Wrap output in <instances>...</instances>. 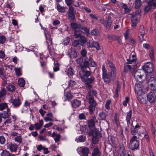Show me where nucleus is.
<instances>
[{
  "label": "nucleus",
  "mask_w": 156,
  "mask_h": 156,
  "mask_svg": "<svg viewBox=\"0 0 156 156\" xmlns=\"http://www.w3.org/2000/svg\"><path fill=\"white\" fill-rule=\"evenodd\" d=\"M9 151L6 150H3L1 153V156H9Z\"/></svg>",
  "instance_id": "bf43d9fd"
},
{
  "label": "nucleus",
  "mask_w": 156,
  "mask_h": 156,
  "mask_svg": "<svg viewBox=\"0 0 156 156\" xmlns=\"http://www.w3.org/2000/svg\"><path fill=\"white\" fill-rule=\"evenodd\" d=\"M70 39L68 37L65 38L63 41V44L64 45H68L69 43Z\"/></svg>",
  "instance_id": "0e129e2a"
},
{
  "label": "nucleus",
  "mask_w": 156,
  "mask_h": 156,
  "mask_svg": "<svg viewBox=\"0 0 156 156\" xmlns=\"http://www.w3.org/2000/svg\"><path fill=\"white\" fill-rule=\"evenodd\" d=\"M76 83V82L74 80H70L69 82L68 87L72 88L75 85Z\"/></svg>",
  "instance_id": "3c124183"
},
{
  "label": "nucleus",
  "mask_w": 156,
  "mask_h": 156,
  "mask_svg": "<svg viewBox=\"0 0 156 156\" xmlns=\"http://www.w3.org/2000/svg\"><path fill=\"white\" fill-rule=\"evenodd\" d=\"M81 151L83 154L86 155V156H87V155L89 152V149L87 147H85L82 149Z\"/></svg>",
  "instance_id": "c03bdc74"
},
{
  "label": "nucleus",
  "mask_w": 156,
  "mask_h": 156,
  "mask_svg": "<svg viewBox=\"0 0 156 156\" xmlns=\"http://www.w3.org/2000/svg\"><path fill=\"white\" fill-rule=\"evenodd\" d=\"M154 84H156V80L153 77H151L149 79L148 84L150 85H154Z\"/></svg>",
  "instance_id": "e433bc0d"
},
{
  "label": "nucleus",
  "mask_w": 156,
  "mask_h": 156,
  "mask_svg": "<svg viewBox=\"0 0 156 156\" xmlns=\"http://www.w3.org/2000/svg\"><path fill=\"white\" fill-rule=\"evenodd\" d=\"M74 31V36L76 38L80 37L81 36L80 31L79 30H76Z\"/></svg>",
  "instance_id": "49530a36"
},
{
  "label": "nucleus",
  "mask_w": 156,
  "mask_h": 156,
  "mask_svg": "<svg viewBox=\"0 0 156 156\" xmlns=\"http://www.w3.org/2000/svg\"><path fill=\"white\" fill-rule=\"evenodd\" d=\"M101 151L98 148H95L94 149L92 154V156H100Z\"/></svg>",
  "instance_id": "393cba45"
},
{
  "label": "nucleus",
  "mask_w": 156,
  "mask_h": 156,
  "mask_svg": "<svg viewBox=\"0 0 156 156\" xmlns=\"http://www.w3.org/2000/svg\"><path fill=\"white\" fill-rule=\"evenodd\" d=\"M44 147L45 146L43 147L41 144L36 146L37 149L39 151H41L42 150H43Z\"/></svg>",
  "instance_id": "338daca9"
},
{
  "label": "nucleus",
  "mask_w": 156,
  "mask_h": 156,
  "mask_svg": "<svg viewBox=\"0 0 156 156\" xmlns=\"http://www.w3.org/2000/svg\"><path fill=\"white\" fill-rule=\"evenodd\" d=\"M140 101L142 104H144L146 103L147 101L145 98L143 97L142 96H140Z\"/></svg>",
  "instance_id": "e2e57ef3"
},
{
  "label": "nucleus",
  "mask_w": 156,
  "mask_h": 156,
  "mask_svg": "<svg viewBox=\"0 0 156 156\" xmlns=\"http://www.w3.org/2000/svg\"><path fill=\"white\" fill-rule=\"evenodd\" d=\"M14 140L15 141L19 144H21L22 141V139L20 136H18L14 137Z\"/></svg>",
  "instance_id": "79ce46f5"
},
{
  "label": "nucleus",
  "mask_w": 156,
  "mask_h": 156,
  "mask_svg": "<svg viewBox=\"0 0 156 156\" xmlns=\"http://www.w3.org/2000/svg\"><path fill=\"white\" fill-rule=\"evenodd\" d=\"M97 94L96 90H92L89 91L87 96L93 97V96H96Z\"/></svg>",
  "instance_id": "c9c22d12"
},
{
  "label": "nucleus",
  "mask_w": 156,
  "mask_h": 156,
  "mask_svg": "<svg viewBox=\"0 0 156 156\" xmlns=\"http://www.w3.org/2000/svg\"><path fill=\"white\" fill-rule=\"evenodd\" d=\"M136 60V58L134 55H132L129 58L127 59V61L129 64H131L132 62H135Z\"/></svg>",
  "instance_id": "cd10ccee"
},
{
  "label": "nucleus",
  "mask_w": 156,
  "mask_h": 156,
  "mask_svg": "<svg viewBox=\"0 0 156 156\" xmlns=\"http://www.w3.org/2000/svg\"><path fill=\"white\" fill-rule=\"evenodd\" d=\"M96 106L93 105H90L88 109L89 110V112L90 114H91L93 111L95 109V107Z\"/></svg>",
  "instance_id": "4d7b16f0"
},
{
  "label": "nucleus",
  "mask_w": 156,
  "mask_h": 156,
  "mask_svg": "<svg viewBox=\"0 0 156 156\" xmlns=\"http://www.w3.org/2000/svg\"><path fill=\"white\" fill-rule=\"evenodd\" d=\"M113 75V73L109 72L108 74H106L105 76H103V78L105 81L107 82H109L111 81V79L112 76H115Z\"/></svg>",
  "instance_id": "ddd939ff"
},
{
  "label": "nucleus",
  "mask_w": 156,
  "mask_h": 156,
  "mask_svg": "<svg viewBox=\"0 0 156 156\" xmlns=\"http://www.w3.org/2000/svg\"><path fill=\"white\" fill-rule=\"evenodd\" d=\"M79 30L83 34L87 33L88 34L89 32V29L87 27L83 26L81 24V27Z\"/></svg>",
  "instance_id": "bb28decb"
},
{
  "label": "nucleus",
  "mask_w": 156,
  "mask_h": 156,
  "mask_svg": "<svg viewBox=\"0 0 156 156\" xmlns=\"http://www.w3.org/2000/svg\"><path fill=\"white\" fill-rule=\"evenodd\" d=\"M142 3L140 0H136L134 3L135 7L136 9H138L141 5Z\"/></svg>",
  "instance_id": "f704fd0d"
},
{
  "label": "nucleus",
  "mask_w": 156,
  "mask_h": 156,
  "mask_svg": "<svg viewBox=\"0 0 156 156\" xmlns=\"http://www.w3.org/2000/svg\"><path fill=\"white\" fill-rule=\"evenodd\" d=\"M131 127L130 130L131 134L133 136L131 138L130 140L129 148L132 151L137 149L139 145V143L138 140L139 138L136 135L138 134L139 136L141 135V133H143L144 132H140L138 130L140 128L141 126L138 124H137L134 126L133 124H131Z\"/></svg>",
  "instance_id": "f257e3e1"
},
{
  "label": "nucleus",
  "mask_w": 156,
  "mask_h": 156,
  "mask_svg": "<svg viewBox=\"0 0 156 156\" xmlns=\"http://www.w3.org/2000/svg\"><path fill=\"white\" fill-rule=\"evenodd\" d=\"M5 141V139L4 137L2 136H0V143L2 144H4Z\"/></svg>",
  "instance_id": "69168bd1"
},
{
  "label": "nucleus",
  "mask_w": 156,
  "mask_h": 156,
  "mask_svg": "<svg viewBox=\"0 0 156 156\" xmlns=\"http://www.w3.org/2000/svg\"><path fill=\"white\" fill-rule=\"evenodd\" d=\"M112 22V18L110 16H109L108 17L107 20L106 21L105 27L108 29H109L111 27V24Z\"/></svg>",
  "instance_id": "412c9836"
},
{
  "label": "nucleus",
  "mask_w": 156,
  "mask_h": 156,
  "mask_svg": "<svg viewBox=\"0 0 156 156\" xmlns=\"http://www.w3.org/2000/svg\"><path fill=\"white\" fill-rule=\"evenodd\" d=\"M88 126L90 129H94L95 127V123L93 120H91L88 122Z\"/></svg>",
  "instance_id": "7c9ffc66"
},
{
  "label": "nucleus",
  "mask_w": 156,
  "mask_h": 156,
  "mask_svg": "<svg viewBox=\"0 0 156 156\" xmlns=\"http://www.w3.org/2000/svg\"><path fill=\"white\" fill-rule=\"evenodd\" d=\"M91 34L93 35L97 36L99 34V33L98 30L95 29H94L92 31Z\"/></svg>",
  "instance_id": "774afa93"
},
{
  "label": "nucleus",
  "mask_w": 156,
  "mask_h": 156,
  "mask_svg": "<svg viewBox=\"0 0 156 156\" xmlns=\"http://www.w3.org/2000/svg\"><path fill=\"white\" fill-rule=\"evenodd\" d=\"M72 106L74 108H76L81 105V101L77 99H74L72 103Z\"/></svg>",
  "instance_id": "a878e982"
},
{
  "label": "nucleus",
  "mask_w": 156,
  "mask_h": 156,
  "mask_svg": "<svg viewBox=\"0 0 156 156\" xmlns=\"http://www.w3.org/2000/svg\"><path fill=\"white\" fill-rule=\"evenodd\" d=\"M107 116L108 115L104 112H101L99 114L100 119L102 120H105Z\"/></svg>",
  "instance_id": "c85d7f7f"
},
{
  "label": "nucleus",
  "mask_w": 156,
  "mask_h": 156,
  "mask_svg": "<svg viewBox=\"0 0 156 156\" xmlns=\"http://www.w3.org/2000/svg\"><path fill=\"white\" fill-rule=\"evenodd\" d=\"M148 5L144 9L145 12H148L150 11L152 7H156V2L153 1H150L148 2Z\"/></svg>",
  "instance_id": "9d476101"
},
{
  "label": "nucleus",
  "mask_w": 156,
  "mask_h": 156,
  "mask_svg": "<svg viewBox=\"0 0 156 156\" xmlns=\"http://www.w3.org/2000/svg\"><path fill=\"white\" fill-rule=\"evenodd\" d=\"M132 16L131 18V26L132 27H135L137 23L139 21V19L140 17V15L139 12L136 13L135 15H132L130 14Z\"/></svg>",
  "instance_id": "20e7f679"
},
{
  "label": "nucleus",
  "mask_w": 156,
  "mask_h": 156,
  "mask_svg": "<svg viewBox=\"0 0 156 156\" xmlns=\"http://www.w3.org/2000/svg\"><path fill=\"white\" fill-rule=\"evenodd\" d=\"M76 61L77 63L79 64L80 66V65H82V64L83 62V59L81 58H78L76 59Z\"/></svg>",
  "instance_id": "052dcab7"
},
{
  "label": "nucleus",
  "mask_w": 156,
  "mask_h": 156,
  "mask_svg": "<svg viewBox=\"0 0 156 156\" xmlns=\"http://www.w3.org/2000/svg\"><path fill=\"white\" fill-rule=\"evenodd\" d=\"M93 137L101 136V134L96 131H93L92 132Z\"/></svg>",
  "instance_id": "09e8293b"
},
{
  "label": "nucleus",
  "mask_w": 156,
  "mask_h": 156,
  "mask_svg": "<svg viewBox=\"0 0 156 156\" xmlns=\"http://www.w3.org/2000/svg\"><path fill=\"white\" fill-rule=\"evenodd\" d=\"M134 90L136 93L139 95L141 96L143 93L144 87L140 84H136L134 87Z\"/></svg>",
  "instance_id": "423d86ee"
},
{
  "label": "nucleus",
  "mask_w": 156,
  "mask_h": 156,
  "mask_svg": "<svg viewBox=\"0 0 156 156\" xmlns=\"http://www.w3.org/2000/svg\"><path fill=\"white\" fill-rule=\"evenodd\" d=\"M86 41L87 39L86 37L83 36H82L80 37L79 39H77L74 41L73 45L76 46L79 44L83 46Z\"/></svg>",
  "instance_id": "0eeeda50"
},
{
  "label": "nucleus",
  "mask_w": 156,
  "mask_h": 156,
  "mask_svg": "<svg viewBox=\"0 0 156 156\" xmlns=\"http://www.w3.org/2000/svg\"><path fill=\"white\" fill-rule=\"evenodd\" d=\"M132 68V66L130 65H126L124 66V71L125 72H126L128 71H130L131 69Z\"/></svg>",
  "instance_id": "de8ad7c7"
},
{
  "label": "nucleus",
  "mask_w": 156,
  "mask_h": 156,
  "mask_svg": "<svg viewBox=\"0 0 156 156\" xmlns=\"http://www.w3.org/2000/svg\"><path fill=\"white\" fill-rule=\"evenodd\" d=\"M92 47H94L97 50H99L100 49V46L95 41L93 42L92 43Z\"/></svg>",
  "instance_id": "37998d69"
},
{
  "label": "nucleus",
  "mask_w": 156,
  "mask_h": 156,
  "mask_svg": "<svg viewBox=\"0 0 156 156\" xmlns=\"http://www.w3.org/2000/svg\"><path fill=\"white\" fill-rule=\"evenodd\" d=\"M147 98L148 101L151 103L154 102L156 98V95L153 92H150L147 95Z\"/></svg>",
  "instance_id": "9b49d317"
},
{
  "label": "nucleus",
  "mask_w": 156,
  "mask_h": 156,
  "mask_svg": "<svg viewBox=\"0 0 156 156\" xmlns=\"http://www.w3.org/2000/svg\"><path fill=\"white\" fill-rule=\"evenodd\" d=\"M144 72L142 69L137 70L134 74V77L136 81L142 82L146 79Z\"/></svg>",
  "instance_id": "f03ea898"
},
{
  "label": "nucleus",
  "mask_w": 156,
  "mask_h": 156,
  "mask_svg": "<svg viewBox=\"0 0 156 156\" xmlns=\"http://www.w3.org/2000/svg\"><path fill=\"white\" fill-rule=\"evenodd\" d=\"M108 63L110 67L111 68V72L113 73V75H115L116 70L114 65L112 62L110 61H108Z\"/></svg>",
  "instance_id": "b1692460"
},
{
  "label": "nucleus",
  "mask_w": 156,
  "mask_h": 156,
  "mask_svg": "<svg viewBox=\"0 0 156 156\" xmlns=\"http://www.w3.org/2000/svg\"><path fill=\"white\" fill-rule=\"evenodd\" d=\"M14 70L15 71L16 75L17 76H20L21 75L22 73L21 70L20 68L15 67V68Z\"/></svg>",
  "instance_id": "a18cd8bd"
},
{
  "label": "nucleus",
  "mask_w": 156,
  "mask_h": 156,
  "mask_svg": "<svg viewBox=\"0 0 156 156\" xmlns=\"http://www.w3.org/2000/svg\"><path fill=\"white\" fill-rule=\"evenodd\" d=\"M89 63L88 61H84L83 65H80V67L82 69L84 70V69L86 68H87L89 66Z\"/></svg>",
  "instance_id": "a19ab883"
},
{
  "label": "nucleus",
  "mask_w": 156,
  "mask_h": 156,
  "mask_svg": "<svg viewBox=\"0 0 156 156\" xmlns=\"http://www.w3.org/2000/svg\"><path fill=\"white\" fill-rule=\"evenodd\" d=\"M150 56L152 60H154V52L153 49H151L150 51Z\"/></svg>",
  "instance_id": "13d9d810"
},
{
  "label": "nucleus",
  "mask_w": 156,
  "mask_h": 156,
  "mask_svg": "<svg viewBox=\"0 0 156 156\" xmlns=\"http://www.w3.org/2000/svg\"><path fill=\"white\" fill-rule=\"evenodd\" d=\"M57 9L58 11L62 12H65V8L61 6L59 4H58L57 5Z\"/></svg>",
  "instance_id": "473e14b6"
},
{
  "label": "nucleus",
  "mask_w": 156,
  "mask_h": 156,
  "mask_svg": "<svg viewBox=\"0 0 156 156\" xmlns=\"http://www.w3.org/2000/svg\"><path fill=\"white\" fill-rule=\"evenodd\" d=\"M43 125V120H39V122H37L34 124V128L37 130L40 129Z\"/></svg>",
  "instance_id": "aec40b11"
},
{
  "label": "nucleus",
  "mask_w": 156,
  "mask_h": 156,
  "mask_svg": "<svg viewBox=\"0 0 156 156\" xmlns=\"http://www.w3.org/2000/svg\"><path fill=\"white\" fill-rule=\"evenodd\" d=\"M95 81V78L93 76H91L90 77H87L86 78V80L84 81V82L87 83H92Z\"/></svg>",
  "instance_id": "72a5a7b5"
},
{
  "label": "nucleus",
  "mask_w": 156,
  "mask_h": 156,
  "mask_svg": "<svg viewBox=\"0 0 156 156\" xmlns=\"http://www.w3.org/2000/svg\"><path fill=\"white\" fill-rule=\"evenodd\" d=\"M6 88L9 91L12 92L15 90L16 88L14 85H9L6 87Z\"/></svg>",
  "instance_id": "ea45409f"
},
{
  "label": "nucleus",
  "mask_w": 156,
  "mask_h": 156,
  "mask_svg": "<svg viewBox=\"0 0 156 156\" xmlns=\"http://www.w3.org/2000/svg\"><path fill=\"white\" fill-rule=\"evenodd\" d=\"M129 97H126L125 98V100L123 101V105L125 106H126L127 104L129 102Z\"/></svg>",
  "instance_id": "680f3d73"
},
{
  "label": "nucleus",
  "mask_w": 156,
  "mask_h": 156,
  "mask_svg": "<svg viewBox=\"0 0 156 156\" xmlns=\"http://www.w3.org/2000/svg\"><path fill=\"white\" fill-rule=\"evenodd\" d=\"M145 33V31L143 26H140L139 29L138 35L139 38L140 42H142L144 40V37Z\"/></svg>",
  "instance_id": "1a4fd4ad"
},
{
  "label": "nucleus",
  "mask_w": 156,
  "mask_h": 156,
  "mask_svg": "<svg viewBox=\"0 0 156 156\" xmlns=\"http://www.w3.org/2000/svg\"><path fill=\"white\" fill-rule=\"evenodd\" d=\"M6 37L3 36H0V44H4L6 41Z\"/></svg>",
  "instance_id": "6e6d98bb"
},
{
  "label": "nucleus",
  "mask_w": 156,
  "mask_h": 156,
  "mask_svg": "<svg viewBox=\"0 0 156 156\" xmlns=\"http://www.w3.org/2000/svg\"><path fill=\"white\" fill-rule=\"evenodd\" d=\"M6 108H7V110L8 108H9L7 103H2L0 104V111H2Z\"/></svg>",
  "instance_id": "4c0bfd02"
},
{
  "label": "nucleus",
  "mask_w": 156,
  "mask_h": 156,
  "mask_svg": "<svg viewBox=\"0 0 156 156\" xmlns=\"http://www.w3.org/2000/svg\"><path fill=\"white\" fill-rule=\"evenodd\" d=\"M66 72L67 73L69 76L74 75V70L72 67H69L67 69Z\"/></svg>",
  "instance_id": "c756f323"
},
{
  "label": "nucleus",
  "mask_w": 156,
  "mask_h": 156,
  "mask_svg": "<svg viewBox=\"0 0 156 156\" xmlns=\"http://www.w3.org/2000/svg\"><path fill=\"white\" fill-rule=\"evenodd\" d=\"M53 116L51 112H48L46 115V116L44 118V120L46 122L49 121H53Z\"/></svg>",
  "instance_id": "a211bd4d"
},
{
  "label": "nucleus",
  "mask_w": 156,
  "mask_h": 156,
  "mask_svg": "<svg viewBox=\"0 0 156 156\" xmlns=\"http://www.w3.org/2000/svg\"><path fill=\"white\" fill-rule=\"evenodd\" d=\"M18 147V146L16 144L10 143L7 146V148L12 152H16Z\"/></svg>",
  "instance_id": "f8f14e48"
},
{
  "label": "nucleus",
  "mask_w": 156,
  "mask_h": 156,
  "mask_svg": "<svg viewBox=\"0 0 156 156\" xmlns=\"http://www.w3.org/2000/svg\"><path fill=\"white\" fill-rule=\"evenodd\" d=\"M60 66L59 63L57 62L56 63H55L54 67L53 69L55 72H56L59 70V67Z\"/></svg>",
  "instance_id": "864d4df0"
},
{
  "label": "nucleus",
  "mask_w": 156,
  "mask_h": 156,
  "mask_svg": "<svg viewBox=\"0 0 156 156\" xmlns=\"http://www.w3.org/2000/svg\"><path fill=\"white\" fill-rule=\"evenodd\" d=\"M101 136L93 137L92 138V142L94 144L97 143L99 141V138Z\"/></svg>",
  "instance_id": "5fc2aeb1"
},
{
  "label": "nucleus",
  "mask_w": 156,
  "mask_h": 156,
  "mask_svg": "<svg viewBox=\"0 0 156 156\" xmlns=\"http://www.w3.org/2000/svg\"><path fill=\"white\" fill-rule=\"evenodd\" d=\"M142 68L143 70L147 73H151L153 70V64L150 62L145 63Z\"/></svg>",
  "instance_id": "7ed1b4c3"
},
{
  "label": "nucleus",
  "mask_w": 156,
  "mask_h": 156,
  "mask_svg": "<svg viewBox=\"0 0 156 156\" xmlns=\"http://www.w3.org/2000/svg\"><path fill=\"white\" fill-rule=\"evenodd\" d=\"M77 56L76 52L74 50H72L70 54V57L71 58H75Z\"/></svg>",
  "instance_id": "8fccbe9b"
},
{
  "label": "nucleus",
  "mask_w": 156,
  "mask_h": 156,
  "mask_svg": "<svg viewBox=\"0 0 156 156\" xmlns=\"http://www.w3.org/2000/svg\"><path fill=\"white\" fill-rule=\"evenodd\" d=\"M132 111L131 109L128 112L126 113V121L127 122V124L128 125H131L130 120L132 117Z\"/></svg>",
  "instance_id": "6ab92c4d"
},
{
  "label": "nucleus",
  "mask_w": 156,
  "mask_h": 156,
  "mask_svg": "<svg viewBox=\"0 0 156 156\" xmlns=\"http://www.w3.org/2000/svg\"><path fill=\"white\" fill-rule=\"evenodd\" d=\"M111 102V101L110 100H108L107 101L105 105V108L107 110L110 109V105Z\"/></svg>",
  "instance_id": "603ef678"
},
{
  "label": "nucleus",
  "mask_w": 156,
  "mask_h": 156,
  "mask_svg": "<svg viewBox=\"0 0 156 156\" xmlns=\"http://www.w3.org/2000/svg\"><path fill=\"white\" fill-rule=\"evenodd\" d=\"M90 75V72L82 69L80 71L79 75L82 80L84 82L86 80V78Z\"/></svg>",
  "instance_id": "39448f33"
},
{
  "label": "nucleus",
  "mask_w": 156,
  "mask_h": 156,
  "mask_svg": "<svg viewBox=\"0 0 156 156\" xmlns=\"http://www.w3.org/2000/svg\"><path fill=\"white\" fill-rule=\"evenodd\" d=\"M87 99L88 101V102L90 104V105H93L94 106L96 105V103L95 101L94 100L93 97L87 96Z\"/></svg>",
  "instance_id": "4be33fe9"
},
{
  "label": "nucleus",
  "mask_w": 156,
  "mask_h": 156,
  "mask_svg": "<svg viewBox=\"0 0 156 156\" xmlns=\"http://www.w3.org/2000/svg\"><path fill=\"white\" fill-rule=\"evenodd\" d=\"M10 109L9 108H8L7 110L6 111H4L3 113H0V115L1 117L4 119L7 118L9 115L11 114L10 112Z\"/></svg>",
  "instance_id": "f3484780"
},
{
  "label": "nucleus",
  "mask_w": 156,
  "mask_h": 156,
  "mask_svg": "<svg viewBox=\"0 0 156 156\" xmlns=\"http://www.w3.org/2000/svg\"><path fill=\"white\" fill-rule=\"evenodd\" d=\"M71 4L69 6V9L68 12V19L71 20H74L75 18L74 12L73 7L70 6Z\"/></svg>",
  "instance_id": "6e6552de"
},
{
  "label": "nucleus",
  "mask_w": 156,
  "mask_h": 156,
  "mask_svg": "<svg viewBox=\"0 0 156 156\" xmlns=\"http://www.w3.org/2000/svg\"><path fill=\"white\" fill-rule=\"evenodd\" d=\"M11 103L14 107L16 108L19 107L21 104V101L18 98L14 99L13 97L11 100Z\"/></svg>",
  "instance_id": "4468645a"
},
{
  "label": "nucleus",
  "mask_w": 156,
  "mask_h": 156,
  "mask_svg": "<svg viewBox=\"0 0 156 156\" xmlns=\"http://www.w3.org/2000/svg\"><path fill=\"white\" fill-rule=\"evenodd\" d=\"M121 86V84L118 82H117V87L115 92V96L116 97H118L119 96V92L120 91Z\"/></svg>",
  "instance_id": "2f4dec72"
},
{
  "label": "nucleus",
  "mask_w": 156,
  "mask_h": 156,
  "mask_svg": "<svg viewBox=\"0 0 156 156\" xmlns=\"http://www.w3.org/2000/svg\"><path fill=\"white\" fill-rule=\"evenodd\" d=\"M18 83L20 86L23 87L25 84V81L23 79L20 78L18 80Z\"/></svg>",
  "instance_id": "58836bf2"
},
{
  "label": "nucleus",
  "mask_w": 156,
  "mask_h": 156,
  "mask_svg": "<svg viewBox=\"0 0 156 156\" xmlns=\"http://www.w3.org/2000/svg\"><path fill=\"white\" fill-rule=\"evenodd\" d=\"M45 36L46 42L48 45V49L49 50H50L49 46V45H52V38L51 37V36L49 34H46L45 33Z\"/></svg>",
  "instance_id": "2eb2a0df"
},
{
  "label": "nucleus",
  "mask_w": 156,
  "mask_h": 156,
  "mask_svg": "<svg viewBox=\"0 0 156 156\" xmlns=\"http://www.w3.org/2000/svg\"><path fill=\"white\" fill-rule=\"evenodd\" d=\"M71 26L72 28L74 31L76 30H79L80 28L81 27V24L80 23H71Z\"/></svg>",
  "instance_id": "5701e85b"
},
{
  "label": "nucleus",
  "mask_w": 156,
  "mask_h": 156,
  "mask_svg": "<svg viewBox=\"0 0 156 156\" xmlns=\"http://www.w3.org/2000/svg\"><path fill=\"white\" fill-rule=\"evenodd\" d=\"M52 137L56 143H57L59 141L61 137V135L59 134H57L55 132H53L51 135Z\"/></svg>",
  "instance_id": "dca6fc26"
}]
</instances>
